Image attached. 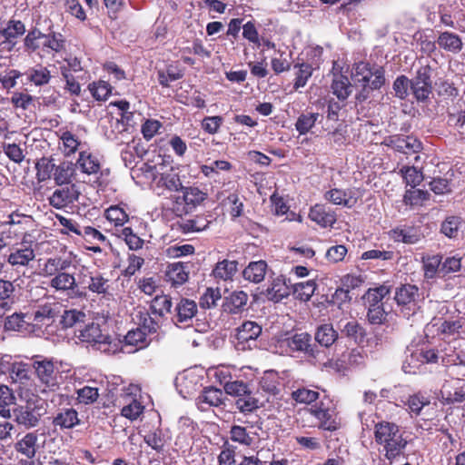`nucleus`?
I'll return each mask as SVG.
<instances>
[{
    "label": "nucleus",
    "instance_id": "obj_55",
    "mask_svg": "<svg viewBox=\"0 0 465 465\" xmlns=\"http://www.w3.org/2000/svg\"><path fill=\"white\" fill-rule=\"evenodd\" d=\"M225 393L236 399L243 397L246 393L252 391L249 385L242 381H232L225 382L223 386Z\"/></svg>",
    "mask_w": 465,
    "mask_h": 465
},
{
    "label": "nucleus",
    "instance_id": "obj_24",
    "mask_svg": "<svg viewBox=\"0 0 465 465\" xmlns=\"http://www.w3.org/2000/svg\"><path fill=\"white\" fill-rule=\"evenodd\" d=\"M223 402V392L214 387L204 388L196 398V404L199 409L205 411L210 407H218Z\"/></svg>",
    "mask_w": 465,
    "mask_h": 465
},
{
    "label": "nucleus",
    "instance_id": "obj_60",
    "mask_svg": "<svg viewBox=\"0 0 465 465\" xmlns=\"http://www.w3.org/2000/svg\"><path fill=\"white\" fill-rule=\"evenodd\" d=\"M292 397L296 402L310 404L319 398V392L307 388H299L292 392Z\"/></svg>",
    "mask_w": 465,
    "mask_h": 465
},
{
    "label": "nucleus",
    "instance_id": "obj_48",
    "mask_svg": "<svg viewBox=\"0 0 465 465\" xmlns=\"http://www.w3.org/2000/svg\"><path fill=\"white\" fill-rule=\"evenodd\" d=\"M45 39L43 43V49L44 50H51L55 53L61 52L64 48V37L61 33L57 32H50L48 34H44Z\"/></svg>",
    "mask_w": 465,
    "mask_h": 465
},
{
    "label": "nucleus",
    "instance_id": "obj_8",
    "mask_svg": "<svg viewBox=\"0 0 465 465\" xmlns=\"http://www.w3.org/2000/svg\"><path fill=\"white\" fill-rule=\"evenodd\" d=\"M262 327L256 322L245 321L237 329L234 346L237 351L252 350L257 347V339Z\"/></svg>",
    "mask_w": 465,
    "mask_h": 465
},
{
    "label": "nucleus",
    "instance_id": "obj_6",
    "mask_svg": "<svg viewBox=\"0 0 465 465\" xmlns=\"http://www.w3.org/2000/svg\"><path fill=\"white\" fill-rule=\"evenodd\" d=\"M401 312L407 318L414 315L420 309L421 300L419 288L412 284H403L396 289L394 297Z\"/></svg>",
    "mask_w": 465,
    "mask_h": 465
},
{
    "label": "nucleus",
    "instance_id": "obj_20",
    "mask_svg": "<svg viewBox=\"0 0 465 465\" xmlns=\"http://www.w3.org/2000/svg\"><path fill=\"white\" fill-rule=\"evenodd\" d=\"M153 180L156 181L158 186L166 188L172 192H177L183 188L178 173L173 170L160 173L157 166H148Z\"/></svg>",
    "mask_w": 465,
    "mask_h": 465
},
{
    "label": "nucleus",
    "instance_id": "obj_7",
    "mask_svg": "<svg viewBox=\"0 0 465 465\" xmlns=\"http://www.w3.org/2000/svg\"><path fill=\"white\" fill-rule=\"evenodd\" d=\"M30 234H25L21 242L16 243L10 249L7 255V262L14 268L29 267L35 259V252L32 247L33 242L29 239Z\"/></svg>",
    "mask_w": 465,
    "mask_h": 465
},
{
    "label": "nucleus",
    "instance_id": "obj_14",
    "mask_svg": "<svg viewBox=\"0 0 465 465\" xmlns=\"http://www.w3.org/2000/svg\"><path fill=\"white\" fill-rule=\"evenodd\" d=\"M440 392L441 401L446 404L462 402L465 401V381L450 377L444 381Z\"/></svg>",
    "mask_w": 465,
    "mask_h": 465
},
{
    "label": "nucleus",
    "instance_id": "obj_22",
    "mask_svg": "<svg viewBox=\"0 0 465 465\" xmlns=\"http://www.w3.org/2000/svg\"><path fill=\"white\" fill-rule=\"evenodd\" d=\"M80 422L77 411L72 407L59 409L52 420V424L62 430L74 429Z\"/></svg>",
    "mask_w": 465,
    "mask_h": 465
},
{
    "label": "nucleus",
    "instance_id": "obj_54",
    "mask_svg": "<svg viewBox=\"0 0 465 465\" xmlns=\"http://www.w3.org/2000/svg\"><path fill=\"white\" fill-rule=\"evenodd\" d=\"M106 219L114 226H123L128 222L129 216L124 209L119 205H112L105 211Z\"/></svg>",
    "mask_w": 465,
    "mask_h": 465
},
{
    "label": "nucleus",
    "instance_id": "obj_63",
    "mask_svg": "<svg viewBox=\"0 0 465 465\" xmlns=\"http://www.w3.org/2000/svg\"><path fill=\"white\" fill-rule=\"evenodd\" d=\"M77 401L82 404H91L94 402L98 397V389L91 386H84L76 391Z\"/></svg>",
    "mask_w": 465,
    "mask_h": 465
},
{
    "label": "nucleus",
    "instance_id": "obj_27",
    "mask_svg": "<svg viewBox=\"0 0 465 465\" xmlns=\"http://www.w3.org/2000/svg\"><path fill=\"white\" fill-rule=\"evenodd\" d=\"M331 90L340 101H344L351 94L353 86L348 76L342 74H333Z\"/></svg>",
    "mask_w": 465,
    "mask_h": 465
},
{
    "label": "nucleus",
    "instance_id": "obj_18",
    "mask_svg": "<svg viewBox=\"0 0 465 465\" xmlns=\"http://www.w3.org/2000/svg\"><path fill=\"white\" fill-rule=\"evenodd\" d=\"M309 218L322 228H332L337 221V214L326 204L316 203L311 207Z\"/></svg>",
    "mask_w": 465,
    "mask_h": 465
},
{
    "label": "nucleus",
    "instance_id": "obj_45",
    "mask_svg": "<svg viewBox=\"0 0 465 465\" xmlns=\"http://www.w3.org/2000/svg\"><path fill=\"white\" fill-rule=\"evenodd\" d=\"M235 407L240 412L247 414L258 410L260 402L252 391H250L243 397L235 400Z\"/></svg>",
    "mask_w": 465,
    "mask_h": 465
},
{
    "label": "nucleus",
    "instance_id": "obj_10",
    "mask_svg": "<svg viewBox=\"0 0 465 465\" xmlns=\"http://www.w3.org/2000/svg\"><path fill=\"white\" fill-rule=\"evenodd\" d=\"M36 168L38 170V176L41 180H45L50 177L51 172L54 170V177L55 182L63 185L64 183H69L68 181L74 173L73 164L70 163H63L57 167H55L54 163L51 160H47L45 158L41 159L36 163Z\"/></svg>",
    "mask_w": 465,
    "mask_h": 465
},
{
    "label": "nucleus",
    "instance_id": "obj_34",
    "mask_svg": "<svg viewBox=\"0 0 465 465\" xmlns=\"http://www.w3.org/2000/svg\"><path fill=\"white\" fill-rule=\"evenodd\" d=\"M188 275L187 263L173 262L167 267L166 278L173 286L183 284L188 280Z\"/></svg>",
    "mask_w": 465,
    "mask_h": 465
},
{
    "label": "nucleus",
    "instance_id": "obj_56",
    "mask_svg": "<svg viewBox=\"0 0 465 465\" xmlns=\"http://www.w3.org/2000/svg\"><path fill=\"white\" fill-rule=\"evenodd\" d=\"M230 438L232 441L249 447L252 444L253 438L250 436L244 427L233 425L230 430Z\"/></svg>",
    "mask_w": 465,
    "mask_h": 465
},
{
    "label": "nucleus",
    "instance_id": "obj_9",
    "mask_svg": "<svg viewBox=\"0 0 465 465\" xmlns=\"http://www.w3.org/2000/svg\"><path fill=\"white\" fill-rule=\"evenodd\" d=\"M353 75L355 81L361 85H369L371 83V89H380L385 83L383 68L371 66L370 64L364 62L355 64Z\"/></svg>",
    "mask_w": 465,
    "mask_h": 465
},
{
    "label": "nucleus",
    "instance_id": "obj_51",
    "mask_svg": "<svg viewBox=\"0 0 465 465\" xmlns=\"http://www.w3.org/2000/svg\"><path fill=\"white\" fill-rule=\"evenodd\" d=\"M316 289V283L312 280L301 282L293 284V294L295 298L307 302L313 295Z\"/></svg>",
    "mask_w": 465,
    "mask_h": 465
},
{
    "label": "nucleus",
    "instance_id": "obj_41",
    "mask_svg": "<svg viewBox=\"0 0 465 465\" xmlns=\"http://www.w3.org/2000/svg\"><path fill=\"white\" fill-rule=\"evenodd\" d=\"M172 299L168 295H156L151 302L150 311L152 315L163 318L171 312Z\"/></svg>",
    "mask_w": 465,
    "mask_h": 465
},
{
    "label": "nucleus",
    "instance_id": "obj_15",
    "mask_svg": "<svg viewBox=\"0 0 465 465\" xmlns=\"http://www.w3.org/2000/svg\"><path fill=\"white\" fill-rule=\"evenodd\" d=\"M411 90L418 101H425L431 94L430 69L428 66L420 68L416 77L411 80Z\"/></svg>",
    "mask_w": 465,
    "mask_h": 465
},
{
    "label": "nucleus",
    "instance_id": "obj_44",
    "mask_svg": "<svg viewBox=\"0 0 465 465\" xmlns=\"http://www.w3.org/2000/svg\"><path fill=\"white\" fill-rule=\"evenodd\" d=\"M15 397L6 385H0V417L10 419L12 412L10 406L15 403Z\"/></svg>",
    "mask_w": 465,
    "mask_h": 465
},
{
    "label": "nucleus",
    "instance_id": "obj_39",
    "mask_svg": "<svg viewBox=\"0 0 465 465\" xmlns=\"http://www.w3.org/2000/svg\"><path fill=\"white\" fill-rule=\"evenodd\" d=\"M314 339L321 346L329 348L338 339V332L332 324L324 323L317 327Z\"/></svg>",
    "mask_w": 465,
    "mask_h": 465
},
{
    "label": "nucleus",
    "instance_id": "obj_2",
    "mask_svg": "<svg viewBox=\"0 0 465 465\" xmlns=\"http://www.w3.org/2000/svg\"><path fill=\"white\" fill-rule=\"evenodd\" d=\"M62 310V304L55 301H46L40 303L31 313V320L35 327V336L49 339L54 331V322Z\"/></svg>",
    "mask_w": 465,
    "mask_h": 465
},
{
    "label": "nucleus",
    "instance_id": "obj_49",
    "mask_svg": "<svg viewBox=\"0 0 465 465\" xmlns=\"http://www.w3.org/2000/svg\"><path fill=\"white\" fill-rule=\"evenodd\" d=\"M294 68H298L296 73L293 88L298 90L299 88L304 87L312 74L314 69L312 64L302 63L296 64Z\"/></svg>",
    "mask_w": 465,
    "mask_h": 465
},
{
    "label": "nucleus",
    "instance_id": "obj_47",
    "mask_svg": "<svg viewBox=\"0 0 465 465\" xmlns=\"http://www.w3.org/2000/svg\"><path fill=\"white\" fill-rule=\"evenodd\" d=\"M143 440L157 452H162L163 450L164 445L168 440V438L161 429H156L153 431L144 435Z\"/></svg>",
    "mask_w": 465,
    "mask_h": 465
},
{
    "label": "nucleus",
    "instance_id": "obj_12",
    "mask_svg": "<svg viewBox=\"0 0 465 465\" xmlns=\"http://www.w3.org/2000/svg\"><path fill=\"white\" fill-rule=\"evenodd\" d=\"M385 144L406 156L414 154V163L420 160L419 153L422 150V143L413 136H390L386 139Z\"/></svg>",
    "mask_w": 465,
    "mask_h": 465
},
{
    "label": "nucleus",
    "instance_id": "obj_3",
    "mask_svg": "<svg viewBox=\"0 0 465 465\" xmlns=\"http://www.w3.org/2000/svg\"><path fill=\"white\" fill-rule=\"evenodd\" d=\"M45 413V409L44 408V401L35 399L34 401H28L25 405L15 408L12 416L17 425L26 430H31L40 424Z\"/></svg>",
    "mask_w": 465,
    "mask_h": 465
},
{
    "label": "nucleus",
    "instance_id": "obj_13",
    "mask_svg": "<svg viewBox=\"0 0 465 465\" xmlns=\"http://www.w3.org/2000/svg\"><path fill=\"white\" fill-rule=\"evenodd\" d=\"M80 192L74 183H66L56 188L49 196V204L55 209H64L78 201Z\"/></svg>",
    "mask_w": 465,
    "mask_h": 465
},
{
    "label": "nucleus",
    "instance_id": "obj_38",
    "mask_svg": "<svg viewBox=\"0 0 465 465\" xmlns=\"http://www.w3.org/2000/svg\"><path fill=\"white\" fill-rule=\"evenodd\" d=\"M14 283L7 280L0 279V315L11 311L15 302L12 298L15 292Z\"/></svg>",
    "mask_w": 465,
    "mask_h": 465
},
{
    "label": "nucleus",
    "instance_id": "obj_62",
    "mask_svg": "<svg viewBox=\"0 0 465 465\" xmlns=\"http://www.w3.org/2000/svg\"><path fill=\"white\" fill-rule=\"evenodd\" d=\"M93 97L98 101L106 100L111 94V85L105 81H98L89 84Z\"/></svg>",
    "mask_w": 465,
    "mask_h": 465
},
{
    "label": "nucleus",
    "instance_id": "obj_46",
    "mask_svg": "<svg viewBox=\"0 0 465 465\" xmlns=\"http://www.w3.org/2000/svg\"><path fill=\"white\" fill-rule=\"evenodd\" d=\"M320 117L319 113L306 112L302 114L295 123V129L300 134H306L315 125Z\"/></svg>",
    "mask_w": 465,
    "mask_h": 465
},
{
    "label": "nucleus",
    "instance_id": "obj_11",
    "mask_svg": "<svg viewBox=\"0 0 465 465\" xmlns=\"http://www.w3.org/2000/svg\"><path fill=\"white\" fill-rule=\"evenodd\" d=\"M181 191L183 195L175 199L174 211L178 215L192 212L207 197V194L196 186H183Z\"/></svg>",
    "mask_w": 465,
    "mask_h": 465
},
{
    "label": "nucleus",
    "instance_id": "obj_29",
    "mask_svg": "<svg viewBox=\"0 0 465 465\" xmlns=\"http://www.w3.org/2000/svg\"><path fill=\"white\" fill-rule=\"evenodd\" d=\"M311 413L320 421L319 427L325 430H335L338 423L333 410L329 408L312 407Z\"/></svg>",
    "mask_w": 465,
    "mask_h": 465
},
{
    "label": "nucleus",
    "instance_id": "obj_59",
    "mask_svg": "<svg viewBox=\"0 0 465 465\" xmlns=\"http://www.w3.org/2000/svg\"><path fill=\"white\" fill-rule=\"evenodd\" d=\"M429 193L420 189L407 190L403 196V202L407 205H419L429 199Z\"/></svg>",
    "mask_w": 465,
    "mask_h": 465
},
{
    "label": "nucleus",
    "instance_id": "obj_52",
    "mask_svg": "<svg viewBox=\"0 0 465 465\" xmlns=\"http://www.w3.org/2000/svg\"><path fill=\"white\" fill-rule=\"evenodd\" d=\"M462 225L459 216H449L441 223L440 232L449 238H457Z\"/></svg>",
    "mask_w": 465,
    "mask_h": 465
},
{
    "label": "nucleus",
    "instance_id": "obj_16",
    "mask_svg": "<svg viewBox=\"0 0 465 465\" xmlns=\"http://www.w3.org/2000/svg\"><path fill=\"white\" fill-rule=\"evenodd\" d=\"M78 338L81 341L90 343L100 351H106V346L110 343V337L103 333L100 325L91 323L80 331Z\"/></svg>",
    "mask_w": 465,
    "mask_h": 465
},
{
    "label": "nucleus",
    "instance_id": "obj_53",
    "mask_svg": "<svg viewBox=\"0 0 465 465\" xmlns=\"http://www.w3.org/2000/svg\"><path fill=\"white\" fill-rule=\"evenodd\" d=\"M27 78L35 85L40 86L49 83L51 74L46 67L37 65L28 71Z\"/></svg>",
    "mask_w": 465,
    "mask_h": 465
},
{
    "label": "nucleus",
    "instance_id": "obj_64",
    "mask_svg": "<svg viewBox=\"0 0 465 465\" xmlns=\"http://www.w3.org/2000/svg\"><path fill=\"white\" fill-rule=\"evenodd\" d=\"M411 83L407 76H398L392 85L394 94L400 99H405L409 94V89L411 88Z\"/></svg>",
    "mask_w": 465,
    "mask_h": 465
},
{
    "label": "nucleus",
    "instance_id": "obj_43",
    "mask_svg": "<svg viewBox=\"0 0 465 465\" xmlns=\"http://www.w3.org/2000/svg\"><path fill=\"white\" fill-rule=\"evenodd\" d=\"M50 286L56 291H74L76 287L75 278L73 274L62 272L52 278Z\"/></svg>",
    "mask_w": 465,
    "mask_h": 465
},
{
    "label": "nucleus",
    "instance_id": "obj_58",
    "mask_svg": "<svg viewBox=\"0 0 465 465\" xmlns=\"http://www.w3.org/2000/svg\"><path fill=\"white\" fill-rule=\"evenodd\" d=\"M69 266V262L61 257H54L47 259L44 271L46 275H56L62 272Z\"/></svg>",
    "mask_w": 465,
    "mask_h": 465
},
{
    "label": "nucleus",
    "instance_id": "obj_42",
    "mask_svg": "<svg viewBox=\"0 0 465 465\" xmlns=\"http://www.w3.org/2000/svg\"><path fill=\"white\" fill-rule=\"evenodd\" d=\"M86 288L94 293L105 295L110 289V281L100 272H91Z\"/></svg>",
    "mask_w": 465,
    "mask_h": 465
},
{
    "label": "nucleus",
    "instance_id": "obj_28",
    "mask_svg": "<svg viewBox=\"0 0 465 465\" xmlns=\"http://www.w3.org/2000/svg\"><path fill=\"white\" fill-rule=\"evenodd\" d=\"M290 287L283 276H278L272 280L266 289L265 294L268 300L279 302L290 294Z\"/></svg>",
    "mask_w": 465,
    "mask_h": 465
},
{
    "label": "nucleus",
    "instance_id": "obj_61",
    "mask_svg": "<svg viewBox=\"0 0 465 465\" xmlns=\"http://www.w3.org/2000/svg\"><path fill=\"white\" fill-rule=\"evenodd\" d=\"M85 314L78 310H68L64 311L61 316L60 323L63 328L67 329L73 327L78 322H84Z\"/></svg>",
    "mask_w": 465,
    "mask_h": 465
},
{
    "label": "nucleus",
    "instance_id": "obj_26",
    "mask_svg": "<svg viewBox=\"0 0 465 465\" xmlns=\"http://www.w3.org/2000/svg\"><path fill=\"white\" fill-rule=\"evenodd\" d=\"M76 168L80 169L86 174H96L101 170V162L99 157L89 152L82 151L75 163Z\"/></svg>",
    "mask_w": 465,
    "mask_h": 465
},
{
    "label": "nucleus",
    "instance_id": "obj_23",
    "mask_svg": "<svg viewBox=\"0 0 465 465\" xmlns=\"http://www.w3.org/2000/svg\"><path fill=\"white\" fill-rule=\"evenodd\" d=\"M175 315L173 322L178 324L189 325L197 313L196 302L189 299H181L175 307Z\"/></svg>",
    "mask_w": 465,
    "mask_h": 465
},
{
    "label": "nucleus",
    "instance_id": "obj_35",
    "mask_svg": "<svg viewBox=\"0 0 465 465\" xmlns=\"http://www.w3.org/2000/svg\"><path fill=\"white\" fill-rule=\"evenodd\" d=\"M436 43L441 49L452 54H458L463 47L461 38L457 34L448 31L440 33Z\"/></svg>",
    "mask_w": 465,
    "mask_h": 465
},
{
    "label": "nucleus",
    "instance_id": "obj_19",
    "mask_svg": "<svg viewBox=\"0 0 465 465\" xmlns=\"http://www.w3.org/2000/svg\"><path fill=\"white\" fill-rule=\"evenodd\" d=\"M30 318L31 314L15 312L5 318V329L7 331H15L22 333L32 334L35 336V327Z\"/></svg>",
    "mask_w": 465,
    "mask_h": 465
},
{
    "label": "nucleus",
    "instance_id": "obj_36",
    "mask_svg": "<svg viewBox=\"0 0 465 465\" xmlns=\"http://www.w3.org/2000/svg\"><path fill=\"white\" fill-rule=\"evenodd\" d=\"M210 221L203 215H197L192 219H181L177 222L178 229L183 233L199 232L209 226Z\"/></svg>",
    "mask_w": 465,
    "mask_h": 465
},
{
    "label": "nucleus",
    "instance_id": "obj_25",
    "mask_svg": "<svg viewBox=\"0 0 465 465\" xmlns=\"http://www.w3.org/2000/svg\"><path fill=\"white\" fill-rule=\"evenodd\" d=\"M406 406L409 413L412 416H422L423 420H430L426 408L430 407V401L421 392L410 395L406 401H402Z\"/></svg>",
    "mask_w": 465,
    "mask_h": 465
},
{
    "label": "nucleus",
    "instance_id": "obj_50",
    "mask_svg": "<svg viewBox=\"0 0 465 465\" xmlns=\"http://www.w3.org/2000/svg\"><path fill=\"white\" fill-rule=\"evenodd\" d=\"M407 185L415 188L423 180L422 173L415 166L404 165L399 172Z\"/></svg>",
    "mask_w": 465,
    "mask_h": 465
},
{
    "label": "nucleus",
    "instance_id": "obj_4",
    "mask_svg": "<svg viewBox=\"0 0 465 465\" xmlns=\"http://www.w3.org/2000/svg\"><path fill=\"white\" fill-rule=\"evenodd\" d=\"M278 348L282 353L292 354L299 352L313 358L320 352L317 345L312 342L311 334L308 332L294 333L280 340Z\"/></svg>",
    "mask_w": 465,
    "mask_h": 465
},
{
    "label": "nucleus",
    "instance_id": "obj_17",
    "mask_svg": "<svg viewBox=\"0 0 465 465\" xmlns=\"http://www.w3.org/2000/svg\"><path fill=\"white\" fill-rule=\"evenodd\" d=\"M323 199L334 205H341L349 209L354 207L358 202L355 189L331 188L324 192Z\"/></svg>",
    "mask_w": 465,
    "mask_h": 465
},
{
    "label": "nucleus",
    "instance_id": "obj_1",
    "mask_svg": "<svg viewBox=\"0 0 465 465\" xmlns=\"http://www.w3.org/2000/svg\"><path fill=\"white\" fill-rule=\"evenodd\" d=\"M375 440L383 447L385 457L392 460L399 456L407 445L399 426L393 422L381 421L375 425Z\"/></svg>",
    "mask_w": 465,
    "mask_h": 465
},
{
    "label": "nucleus",
    "instance_id": "obj_37",
    "mask_svg": "<svg viewBox=\"0 0 465 465\" xmlns=\"http://www.w3.org/2000/svg\"><path fill=\"white\" fill-rule=\"evenodd\" d=\"M267 267L266 262L262 260L251 262L243 270L242 276L246 281L259 283L263 281L266 275Z\"/></svg>",
    "mask_w": 465,
    "mask_h": 465
},
{
    "label": "nucleus",
    "instance_id": "obj_33",
    "mask_svg": "<svg viewBox=\"0 0 465 465\" xmlns=\"http://www.w3.org/2000/svg\"><path fill=\"white\" fill-rule=\"evenodd\" d=\"M25 33V26L20 20H10L6 26L1 30V35L5 37L3 44L11 50L14 45L13 40L23 35Z\"/></svg>",
    "mask_w": 465,
    "mask_h": 465
},
{
    "label": "nucleus",
    "instance_id": "obj_5",
    "mask_svg": "<svg viewBox=\"0 0 465 465\" xmlns=\"http://www.w3.org/2000/svg\"><path fill=\"white\" fill-rule=\"evenodd\" d=\"M33 367L38 381L45 387L43 391H54L59 388L62 381V375L59 368L52 360L37 357L33 362Z\"/></svg>",
    "mask_w": 465,
    "mask_h": 465
},
{
    "label": "nucleus",
    "instance_id": "obj_30",
    "mask_svg": "<svg viewBox=\"0 0 465 465\" xmlns=\"http://www.w3.org/2000/svg\"><path fill=\"white\" fill-rule=\"evenodd\" d=\"M391 236L395 242H401L406 244L418 243L424 237L419 228L410 226L393 229Z\"/></svg>",
    "mask_w": 465,
    "mask_h": 465
},
{
    "label": "nucleus",
    "instance_id": "obj_40",
    "mask_svg": "<svg viewBox=\"0 0 465 465\" xmlns=\"http://www.w3.org/2000/svg\"><path fill=\"white\" fill-rule=\"evenodd\" d=\"M248 301V294L243 291L232 292L223 304L224 310L230 313H239L245 307Z\"/></svg>",
    "mask_w": 465,
    "mask_h": 465
},
{
    "label": "nucleus",
    "instance_id": "obj_31",
    "mask_svg": "<svg viewBox=\"0 0 465 465\" xmlns=\"http://www.w3.org/2000/svg\"><path fill=\"white\" fill-rule=\"evenodd\" d=\"M238 271V262L235 260L224 259L216 263L213 275L219 281H232Z\"/></svg>",
    "mask_w": 465,
    "mask_h": 465
},
{
    "label": "nucleus",
    "instance_id": "obj_32",
    "mask_svg": "<svg viewBox=\"0 0 465 465\" xmlns=\"http://www.w3.org/2000/svg\"><path fill=\"white\" fill-rule=\"evenodd\" d=\"M146 334L142 329L131 330L124 336V345L123 350L126 352H134L139 349L146 347Z\"/></svg>",
    "mask_w": 465,
    "mask_h": 465
},
{
    "label": "nucleus",
    "instance_id": "obj_21",
    "mask_svg": "<svg viewBox=\"0 0 465 465\" xmlns=\"http://www.w3.org/2000/svg\"><path fill=\"white\" fill-rule=\"evenodd\" d=\"M38 430L26 432L15 443V450L28 460L35 457L38 450Z\"/></svg>",
    "mask_w": 465,
    "mask_h": 465
},
{
    "label": "nucleus",
    "instance_id": "obj_57",
    "mask_svg": "<svg viewBox=\"0 0 465 465\" xmlns=\"http://www.w3.org/2000/svg\"><path fill=\"white\" fill-rule=\"evenodd\" d=\"M422 366L421 361L420 360L417 350L411 351L410 354H407L402 365V371L407 374H416L420 371V367Z\"/></svg>",
    "mask_w": 465,
    "mask_h": 465
}]
</instances>
